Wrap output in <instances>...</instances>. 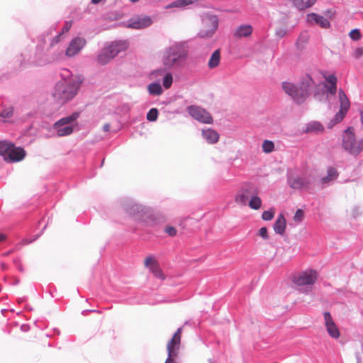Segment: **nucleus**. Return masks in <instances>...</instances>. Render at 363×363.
Masks as SVG:
<instances>
[{
  "label": "nucleus",
  "mask_w": 363,
  "mask_h": 363,
  "mask_svg": "<svg viewBox=\"0 0 363 363\" xmlns=\"http://www.w3.org/2000/svg\"><path fill=\"white\" fill-rule=\"evenodd\" d=\"M187 46L183 43H174L164 51L162 61L167 69L183 67L188 57Z\"/></svg>",
  "instance_id": "nucleus-1"
},
{
  "label": "nucleus",
  "mask_w": 363,
  "mask_h": 363,
  "mask_svg": "<svg viewBox=\"0 0 363 363\" xmlns=\"http://www.w3.org/2000/svg\"><path fill=\"white\" fill-rule=\"evenodd\" d=\"M80 84L76 77L63 79L56 84L52 96L57 103L64 104L76 96Z\"/></svg>",
  "instance_id": "nucleus-2"
},
{
  "label": "nucleus",
  "mask_w": 363,
  "mask_h": 363,
  "mask_svg": "<svg viewBox=\"0 0 363 363\" xmlns=\"http://www.w3.org/2000/svg\"><path fill=\"white\" fill-rule=\"evenodd\" d=\"M342 146L346 152L357 156L363 150V140L357 138L354 128L349 127L342 133Z\"/></svg>",
  "instance_id": "nucleus-3"
},
{
  "label": "nucleus",
  "mask_w": 363,
  "mask_h": 363,
  "mask_svg": "<svg viewBox=\"0 0 363 363\" xmlns=\"http://www.w3.org/2000/svg\"><path fill=\"white\" fill-rule=\"evenodd\" d=\"M79 113L74 112L70 116L64 117L55 123L53 128L56 131L57 136L63 137L71 135L77 127V124L74 122L79 118Z\"/></svg>",
  "instance_id": "nucleus-4"
},
{
  "label": "nucleus",
  "mask_w": 363,
  "mask_h": 363,
  "mask_svg": "<svg viewBox=\"0 0 363 363\" xmlns=\"http://www.w3.org/2000/svg\"><path fill=\"white\" fill-rule=\"evenodd\" d=\"M338 96L340 101V110L328 123V128H332L335 124L340 123L344 119L350 108V100L342 89L339 90Z\"/></svg>",
  "instance_id": "nucleus-5"
},
{
  "label": "nucleus",
  "mask_w": 363,
  "mask_h": 363,
  "mask_svg": "<svg viewBox=\"0 0 363 363\" xmlns=\"http://www.w3.org/2000/svg\"><path fill=\"white\" fill-rule=\"evenodd\" d=\"M182 328H179L174 334L172 339L169 341L167 345L168 357L164 363H177V357L179 354V350L181 344Z\"/></svg>",
  "instance_id": "nucleus-6"
},
{
  "label": "nucleus",
  "mask_w": 363,
  "mask_h": 363,
  "mask_svg": "<svg viewBox=\"0 0 363 363\" xmlns=\"http://www.w3.org/2000/svg\"><path fill=\"white\" fill-rule=\"evenodd\" d=\"M256 187L250 183H245L238 189L234 196V202L240 206H246Z\"/></svg>",
  "instance_id": "nucleus-7"
},
{
  "label": "nucleus",
  "mask_w": 363,
  "mask_h": 363,
  "mask_svg": "<svg viewBox=\"0 0 363 363\" xmlns=\"http://www.w3.org/2000/svg\"><path fill=\"white\" fill-rule=\"evenodd\" d=\"M218 28V19L216 16H206L203 18L199 35L202 38L211 37Z\"/></svg>",
  "instance_id": "nucleus-8"
},
{
  "label": "nucleus",
  "mask_w": 363,
  "mask_h": 363,
  "mask_svg": "<svg viewBox=\"0 0 363 363\" xmlns=\"http://www.w3.org/2000/svg\"><path fill=\"white\" fill-rule=\"evenodd\" d=\"M284 92L290 96L297 103H303L306 99V92L299 86L289 82H284L281 84Z\"/></svg>",
  "instance_id": "nucleus-9"
},
{
  "label": "nucleus",
  "mask_w": 363,
  "mask_h": 363,
  "mask_svg": "<svg viewBox=\"0 0 363 363\" xmlns=\"http://www.w3.org/2000/svg\"><path fill=\"white\" fill-rule=\"evenodd\" d=\"M187 111L189 115L198 121L207 124L213 122L211 114L200 106H190L187 108Z\"/></svg>",
  "instance_id": "nucleus-10"
},
{
  "label": "nucleus",
  "mask_w": 363,
  "mask_h": 363,
  "mask_svg": "<svg viewBox=\"0 0 363 363\" xmlns=\"http://www.w3.org/2000/svg\"><path fill=\"white\" fill-rule=\"evenodd\" d=\"M318 279V273L315 270H307L301 272L294 278V283L297 286H306L313 284Z\"/></svg>",
  "instance_id": "nucleus-11"
},
{
  "label": "nucleus",
  "mask_w": 363,
  "mask_h": 363,
  "mask_svg": "<svg viewBox=\"0 0 363 363\" xmlns=\"http://www.w3.org/2000/svg\"><path fill=\"white\" fill-rule=\"evenodd\" d=\"M314 177L311 175H306L304 177H295L289 179V186L295 189H308L313 182Z\"/></svg>",
  "instance_id": "nucleus-12"
},
{
  "label": "nucleus",
  "mask_w": 363,
  "mask_h": 363,
  "mask_svg": "<svg viewBox=\"0 0 363 363\" xmlns=\"http://www.w3.org/2000/svg\"><path fill=\"white\" fill-rule=\"evenodd\" d=\"M324 324L328 334L333 339L340 337V331L329 312L323 313Z\"/></svg>",
  "instance_id": "nucleus-13"
},
{
  "label": "nucleus",
  "mask_w": 363,
  "mask_h": 363,
  "mask_svg": "<svg viewBox=\"0 0 363 363\" xmlns=\"http://www.w3.org/2000/svg\"><path fill=\"white\" fill-rule=\"evenodd\" d=\"M152 23V21L149 16H137L128 21L127 27L133 29H143L149 27Z\"/></svg>",
  "instance_id": "nucleus-14"
},
{
  "label": "nucleus",
  "mask_w": 363,
  "mask_h": 363,
  "mask_svg": "<svg viewBox=\"0 0 363 363\" xmlns=\"http://www.w3.org/2000/svg\"><path fill=\"white\" fill-rule=\"evenodd\" d=\"M86 44L85 39L82 38H74L70 43L69 44L66 51L65 55L68 57H74L77 55L81 50L84 48Z\"/></svg>",
  "instance_id": "nucleus-15"
},
{
  "label": "nucleus",
  "mask_w": 363,
  "mask_h": 363,
  "mask_svg": "<svg viewBox=\"0 0 363 363\" xmlns=\"http://www.w3.org/2000/svg\"><path fill=\"white\" fill-rule=\"evenodd\" d=\"M25 156L26 152L22 147H16L13 145L4 160L7 162H16L22 160Z\"/></svg>",
  "instance_id": "nucleus-16"
},
{
  "label": "nucleus",
  "mask_w": 363,
  "mask_h": 363,
  "mask_svg": "<svg viewBox=\"0 0 363 363\" xmlns=\"http://www.w3.org/2000/svg\"><path fill=\"white\" fill-rule=\"evenodd\" d=\"M307 21L309 23L312 25H318L323 28H328L330 25L328 19L315 13L308 14Z\"/></svg>",
  "instance_id": "nucleus-17"
},
{
  "label": "nucleus",
  "mask_w": 363,
  "mask_h": 363,
  "mask_svg": "<svg viewBox=\"0 0 363 363\" xmlns=\"http://www.w3.org/2000/svg\"><path fill=\"white\" fill-rule=\"evenodd\" d=\"M129 43L127 40H118L112 43L110 45L107 46V49L115 57L121 52L125 51L128 49Z\"/></svg>",
  "instance_id": "nucleus-18"
},
{
  "label": "nucleus",
  "mask_w": 363,
  "mask_h": 363,
  "mask_svg": "<svg viewBox=\"0 0 363 363\" xmlns=\"http://www.w3.org/2000/svg\"><path fill=\"white\" fill-rule=\"evenodd\" d=\"M315 82L310 75L306 74L302 77L299 89H303V91H305L306 99L308 97L309 94V91L313 86Z\"/></svg>",
  "instance_id": "nucleus-19"
},
{
  "label": "nucleus",
  "mask_w": 363,
  "mask_h": 363,
  "mask_svg": "<svg viewBox=\"0 0 363 363\" xmlns=\"http://www.w3.org/2000/svg\"><path fill=\"white\" fill-rule=\"evenodd\" d=\"M324 131L323 125L317 121H313L306 124L303 132L306 133H322Z\"/></svg>",
  "instance_id": "nucleus-20"
},
{
  "label": "nucleus",
  "mask_w": 363,
  "mask_h": 363,
  "mask_svg": "<svg viewBox=\"0 0 363 363\" xmlns=\"http://www.w3.org/2000/svg\"><path fill=\"white\" fill-rule=\"evenodd\" d=\"M325 79L327 82V84H325L327 91L334 95L337 91V77L334 74H330L325 77Z\"/></svg>",
  "instance_id": "nucleus-21"
},
{
  "label": "nucleus",
  "mask_w": 363,
  "mask_h": 363,
  "mask_svg": "<svg viewBox=\"0 0 363 363\" xmlns=\"http://www.w3.org/2000/svg\"><path fill=\"white\" fill-rule=\"evenodd\" d=\"M203 138L210 144L216 143L219 139V134L214 130L208 128L202 130Z\"/></svg>",
  "instance_id": "nucleus-22"
},
{
  "label": "nucleus",
  "mask_w": 363,
  "mask_h": 363,
  "mask_svg": "<svg viewBox=\"0 0 363 363\" xmlns=\"http://www.w3.org/2000/svg\"><path fill=\"white\" fill-rule=\"evenodd\" d=\"M286 221L283 214L279 215L277 217L273 228L274 230L279 235H283L285 232Z\"/></svg>",
  "instance_id": "nucleus-23"
},
{
  "label": "nucleus",
  "mask_w": 363,
  "mask_h": 363,
  "mask_svg": "<svg viewBox=\"0 0 363 363\" xmlns=\"http://www.w3.org/2000/svg\"><path fill=\"white\" fill-rule=\"evenodd\" d=\"M252 27L250 25H241L238 26L234 33L236 38H244L250 36L252 33Z\"/></svg>",
  "instance_id": "nucleus-24"
},
{
  "label": "nucleus",
  "mask_w": 363,
  "mask_h": 363,
  "mask_svg": "<svg viewBox=\"0 0 363 363\" xmlns=\"http://www.w3.org/2000/svg\"><path fill=\"white\" fill-rule=\"evenodd\" d=\"M114 57L113 56V55L109 52V50L106 47L101 51V52L98 55L97 62L100 65H106Z\"/></svg>",
  "instance_id": "nucleus-25"
},
{
  "label": "nucleus",
  "mask_w": 363,
  "mask_h": 363,
  "mask_svg": "<svg viewBox=\"0 0 363 363\" xmlns=\"http://www.w3.org/2000/svg\"><path fill=\"white\" fill-rule=\"evenodd\" d=\"M247 205L253 210H258L262 206V200L258 196V190L257 188L255 189L254 194H252V196L250 198Z\"/></svg>",
  "instance_id": "nucleus-26"
},
{
  "label": "nucleus",
  "mask_w": 363,
  "mask_h": 363,
  "mask_svg": "<svg viewBox=\"0 0 363 363\" xmlns=\"http://www.w3.org/2000/svg\"><path fill=\"white\" fill-rule=\"evenodd\" d=\"M220 61V50H215L213 54L211 55L208 62V66L210 69H213L215 67H217Z\"/></svg>",
  "instance_id": "nucleus-27"
},
{
  "label": "nucleus",
  "mask_w": 363,
  "mask_h": 363,
  "mask_svg": "<svg viewBox=\"0 0 363 363\" xmlns=\"http://www.w3.org/2000/svg\"><path fill=\"white\" fill-rule=\"evenodd\" d=\"M316 0H294V6L298 10H304L312 6Z\"/></svg>",
  "instance_id": "nucleus-28"
},
{
  "label": "nucleus",
  "mask_w": 363,
  "mask_h": 363,
  "mask_svg": "<svg viewBox=\"0 0 363 363\" xmlns=\"http://www.w3.org/2000/svg\"><path fill=\"white\" fill-rule=\"evenodd\" d=\"M338 173L337 170L330 167L328 169V174L326 177H324L321 179L320 182L322 184H328L337 178Z\"/></svg>",
  "instance_id": "nucleus-29"
},
{
  "label": "nucleus",
  "mask_w": 363,
  "mask_h": 363,
  "mask_svg": "<svg viewBox=\"0 0 363 363\" xmlns=\"http://www.w3.org/2000/svg\"><path fill=\"white\" fill-rule=\"evenodd\" d=\"M144 265L145 267L148 268L149 270L151 272L152 270H153V269L156 268L160 264H159L158 261L156 259V258L155 257L150 255V256H147L145 259Z\"/></svg>",
  "instance_id": "nucleus-30"
},
{
  "label": "nucleus",
  "mask_w": 363,
  "mask_h": 363,
  "mask_svg": "<svg viewBox=\"0 0 363 363\" xmlns=\"http://www.w3.org/2000/svg\"><path fill=\"white\" fill-rule=\"evenodd\" d=\"M13 146V144L12 143L7 141H0V155H4V157L7 156Z\"/></svg>",
  "instance_id": "nucleus-31"
},
{
  "label": "nucleus",
  "mask_w": 363,
  "mask_h": 363,
  "mask_svg": "<svg viewBox=\"0 0 363 363\" xmlns=\"http://www.w3.org/2000/svg\"><path fill=\"white\" fill-rule=\"evenodd\" d=\"M13 111H14L13 107H12V106L6 107V108H4V110L0 113V118H4L3 121L6 122V121H7V119H9L13 116Z\"/></svg>",
  "instance_id": "nucleus-32"
},
{
  "label": "nucleus",
  "mask_w": 363,
  "mask_h": 363,
  "mask_svg": "<svg viewBox=\"0 0 363 363\" xmlns=\"http://www.w3.org/2000/svg\"><path fill=\"white\" fill-rule=\"evenodd\" d=\"M148 91L152 95H160L162 93V89L160 84L152 83L148 86Z\"/></svg>",
  "instance_id": "nucleus-33"
},
{
  "label": "nucleus",
  "mask_w": 363,
  "mask_h": 363,
  "mask_svg": "<svg viewBox=\"0 0 363 363\" xmlns=\"http://www.w3.org/2000/svg\"><path fill=\"white\" fill-rule=\"evenodd\" d=\"M262 148L264 152L270 153L274 149V143L271 140H265L262 143Z\"/></svg>",
  "instance_id": "nucleus-34"
},
{
  "label": "nucleus",
  "mask_w": 363,
  "mask_h": 363,
  "mask_svg": "<svg viewBox=\"0 0 363 363\" xmlns=\"http://www.w3.org/2000/svg\"><path fill=\"white\" fill-rule=\"evenodd\" d=\"M151 272L152 273L155 277L160 279L162 281H164L166 279V276L164 275L160 265L156 268L153 269V270H152Z\"/></svg>",
  "instance_id": "nucleus-35"
},
{
  "label": "nucleus",
  "mask_w": 363,
  "mask_h": 363,
  "mask_svg": "<svg viewBox=\"0 0 363 363\" xmlns=\"http://www.w3.org/2000/svg\"><path fill=\"white\" fill-rule=\"evenodd\" d=\"M158 113L157 108H151L147 114V120L149 121H155L157 119Z\"/></svg>",
  "instance_id": "nucleus-36"
},
{
  "label": "nucleus",
  "mask_w": 363,
  "mask_h": 363,
  "mask_svg": "<svg viewBox=\"0 0 363 363\" xmlns=\"http://www.w3.org/2000/svg\"><path fill=\"white\" fill-rule=\"evenodd\" d=\"M172 82H173V78H172V74L170 73H167L164 75V77L163 78V81H162L164 87L165 89H169L172 86Z\"/></svg>",
  "instance_id": "nucleus-37"
},
{
  "label": "nucleus",
  "mask_w": 363,
  "mask_h": 363,
  "mask_svg": "<svg viewBox=\"0 0 363 363\" xmlns=\"http://www.w3.org/2000/svg\"><path fill=\"white\" fill-rule=\"evenodd\" d=\"M274 216V211L270 209L262 213V218L264 220H271Z\"/></svg>",
  "instance_id": "nucleus-38"
},
{
  "label": "nucleus",
  "mask_w": 363,
  "mask_h": 363,
  "mask_svg": "<svg viewBox=\"0 0 363 363\" xmlns=\"http://www.w3.org/2000/svg\"><path fill=\"white\" fill-rule=\"evenodd\" d=\"M350 37L354 40H358L361 38L362 35L359 29H353L349 33Z\"/></svg>",
  "instance_id": "nucleus-39"
},
{
  "label": "nucleus",
  "mask_w": 363,
  "mask_h": 363,
  "mask_svg": "<svg viewBox=\"0 0 363 363\" xmlns=\"http://www.w3.org/2000/svg\"><path fill=\"white\" fill-rule=\"evenodd\" d=\"M304 217V212L301 209H298L294 216L295 222H301Z\"/></svg>",
  "instance_id": "nucleus-40"
},
{
  "label": "nucleus",
  "mask_w": 363,
  "mask_h": 363,
  "mask_svg": "<svg viewBox=\"0 0 363 363\" xmlns=\"http://www.w3.org/2000/svg\"><path fill=\"white\" fill-rule=\"evenodd\" d=\"M165 233H167L169 236L174 237L177 235V230L174 227L167 226L164 230Z\"/></svg>",
  "instance_id": "nucleus-41"
},
{
  "label": "nucleus",
  "mask_w": 363,
  "mask_h": 363,
  "mask_svg": "<svg viewBox=\"0 0 363 363\" xmlns=\"http://www.w3.org/2000/svg\"><path fill=\"white\" fill-rule=\"evenodd\" d=\"M259 235L264 239H268V232L266 227H262L259 230Z\"/></svg>",
  "instance_id": "nucleus-42"
},
{
  "label": "nucleus",
  "mask_w": 363,
  "mask_h": 363,
  "mask_svg": "<svg viewBox=\"0 0 363 363\" xmlns=\"http://www.w3.org/2000/svg\"><path fill=\"white\" fill-rule=\"evenodd\" d=\"M172 7H184L183 5L182 0L175 1L167 6V8H172Z\"/></svg>",
  "instance_id": "nucleus-43"
},
{
  "label": "nucleus",
  "mask_w": 363,
  "mask_h": 363,
  "mask_svg": "<svg viewBox=\"0 0 363 363\" xmlns=\"http://www.w3.org/2000/svg\"><path fill=\"white\" fill-rule=\"evenodd\" d=\"M363 55V48H357L354 52V57L355 58H359Z\"/></svg>",
  "instance_id": "nucleus-44"
},
{
  "label": "nucleus",
  "mask_w": 363,
  "mask_h": 363,
  "mask_svg": "<svg viewBox=\"0 0 363 363\" xmlns=\"http://www.w3.org/2000/svg\"><path fill=\"white\" fill-rule=\"evenodd\" d=\"M72 26V21H67L65 23L64 27L62 28V32L61 33H67L69 30V29L71 28Z\"/></svg>",
  "instance_id": "nucleus-45"
},
{
  "label": "nucleus",
  "mask_w": 363,
  "mask_h": 363,
  "mask_svg": "<svg viewBox=\"0 0 363 363\" xmlns=\"http://www.w3.org/2000/svg\"><path fill=\"white\" fill-rule=\"evenodd\" d=\"M61 35L62 33H60L58 35L55 36L51 41L50 43V46L52 47L55 45H57L60 40V37H61Z\"/></svg>",
  "instance_id": "nucleus-46"
},
{
  "label": "nucleus",
  "mask_w": 363,
  "mask_h": 363,
  "mask_svg": "<svg viewBox=\"0 0 363 363\" xmlns=\"http://www.w3.org/2000/svg\"><path fill=\"white\" fill-rule=\"evenodd\" d=\"M200 0H182L183 1V5L185 7L186 6H188L189 4H191L193 3H195V2H198Z\"/></svg>",
  "instance_id": "nucleus-47"
},
{
  "label": "nucleus",
  "mask_w": 363,
  "mask_h": 363,
  "mask_svg": "<svg viewBox=\"0 0 363 363\" xmlns=\"http://www.w3.org/2000/svg\"><path fill=\"white\" fill-rule=\"evenodd\" d=\"M286 34V31L283 29H280L279 30L277 31V35L279 37H283Z\"/></svg>",
  "instance_id": "nucleus-48"
},
{
  "label": "nucleus",
  "mask_w": 363,
  "mask_h": 363,
  "mask_svg": "<svg viewBox=\"0 0 363 363\" xmlns=\"http://www.w3.org/2000/svg\"><path fill=\"white\" fill-rule=\"evenodd\" d=\"M103 128H104V131H106V132L108 131V130H109V129H110V125H109V124H105V125H104Z\"/></svg>",
  "instance_id": "nucleus-49"
},
{
  "label": "nucleus",
  "mask_w": 363,
  "mask_h": 363,
  "mask_svg": "<svg viewBox=\"0 0 363 363\" xmlns=\"http://www.w3.org/2000/svg\"><path fill=\"white\" fill-rule=\"evenodd\" d=\"M6 238V235L4 234L0 233V242L4 241Z\"/></svg>",
  "instance_id": "nucleus-50"
},
{
  "label": "nucleus",
  "mask_w": 363,
  "mask_h": 363,
  "mask_svg": "<svg viewBox=\"0 0 363 363\" xmlns=\"http://www.w3.org/2000/svg\"><path fill=\"white\" fill-rule=\"evenodd\" d=\"M102 0H91L92 4H97L101 2Z\"/></svg>",
  "instance_id": "nucleus-51"
},
{
  "label": "nucleus",
  "mask_w": 363,
  "mask_h": 363,
  "mask_svg": "<svg viewBox=\"0 0 363 363\" xmlns=\"http://www.w3.org/2000/svg\"><path fill=\"white\" fill-rule=\"evenodd\" d=\"M361 121L363 124V111L361 112Z\"/></svg>",
  "instance_id": "nucleus-52"
},
{
  "label": "nucleus",
  "mask_w": 363,
  "mask_h": 363,
  "mask_svg": "<svg viewBox=\"0 0 363 363\" xmlns=\"http://www.w3.org/2000/svg\"><path fill=\"white\" fill-rule=\"evenodd\" d=\"M209 363H213V362L212 361H211V360H210V361H209Z\"/></svg>",
  "instance_id": "nucleus-53"
}]
</instances>
